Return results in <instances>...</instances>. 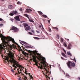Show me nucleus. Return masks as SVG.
<instances>
[{"instance_id":"f257e3e1","label":"nucleus","mask_w":80,"mask_h":80,"mask_svg":"<svg viewBox=\"0 0 80 80\" xmlns=\"http://www.w3.org/2000/svg\"><path fill=\"white\" fill-rule=\"evenodd\" d=\"M0 37L1 38V40L2 41V43L0 44V53L2 51H5V49H7V48L12 50L14 47L17 49V46H15V45H14L13 46L10 45L8 44L9 41L11 39V37L9 36L6 37L1 34H0Z\"/></svg>"},{"instance_id":"f03ea898","label":"nucleus","mask_w":80,"mask_h":80,"mask_svg":"<svg viewBox=\"0 0 80 80\" xmlns=\"http://www.w3.org/2000/svg\"><path fill=\"white\" fill-rule=\"evenodd\" d=\"M8 55L9 57H5V62L7 63V62H8V63H10L11 64L12 63H13L12 65L13 67L15 68H17L18 67L20 68L22 67V66L18 64V62L15 61V60L13 59V57H14L13 52H12L11 51H9L8 53Z\"/></svg>"},{"instance_id":"7ed1b4c3","label":"nucleus","mask_w":80,"mask_h":80,"mask_svg":"<svg viewBox=\"0 0 80 80\" xmlns=\"http://www.w3.org/2000/svg\"><path fill=\"white\" fill-rule=\"evenodd\" d=\"M41 58H42V59L41 60H39L41 63V64H39L40 65V66L39 67L40 68V69H44L45 70V71L46 70V73L47 74L48 72L47 70V68H45L47 67V65H46V64H45V58L43 57L42 56H41Z\"/></svg>"},{"instance_id":"20e7f679","label":"nucleus","mask_w":80,"mask_h":80,"mask_svg":"<svg viewBox=\"0 0 80 80\" xmlns=\"http://www.w3.org/2000/svg\"><path fill=\"white\" fill-rule=\"evenodd\" d=\"M33 55H32V57H33V61L34 62H37V59L36 58H38V60H41L42 59L41 58V55L40 54L37 53V55L38 56H36V54L35 53H34L33 54Z\"/></svg>"},{"instance_id":"39448f33","label":"nucleus","mask_w":80,"mask_h":80,"mask_svg":"<svg viewBox=\"0 0 80 80\" xmlns=\"http://www.w3.org/2000/svg\"><path fill=\"white\" fill-rule=\"evenodd\" d=\"M67 65L68 68L72 70V67H75V64L74 62H71L69 61L67 63Z\"/></svg>"},{"instance_id":"423d86ee","label":"nucleus","mask_w":80,"mask_h":80,"mask_svg":"<svg viewBox=\"0 0 80 80\" xmlns=\"http://www.w3.org/2000/svg\"><path fill=\"white\" fill-rule=\"evenodd\" d=\"M11 40H9V42H10V41H12L13 43H15V44H16V45H17L18 46V47L19 48L20 50H22V49L21 48V47H20V46L18 44H17V43L15 42L14 39L12 38L11 37Z\"/></svg>"},{"instance_id":"0eeeda50","label":"nucleus","mask_w":80,"mask_h":80,"mask_svg":"<svg viewBox=\"0 0 80 80\" xmlns=\"http://www.w3.org/2000/svg\"><path fill=\"white\" fill-rule=\"evenodd\" d=\"M11 30H13L15 32H18V28L14 26L12 27L11 28Z\"/></svg>"},{"instance_id":"6e6552de","label":"nucleus","mask_w":80,"mask_h":80,"mask_svg":"<svg viewBox=\"0 0 80 80\" xmlns=\"http://www.w3.org/2000/svg\"><path fill=\"white\" fill-rule=\"evenodd\" d=\"M72 47V44L71 43H69L68 44V45L67 47L68 49H71V47Z\"/></svg>"},{"instance_id":"1a4fd4ad","label":"nucleus","mask_w":80,"mask_h":80,"mask_svg":"<svg viewBox=\"0 0 80 80\" xmlns=\"http://www.w3.org/2000/svg\"><path fill=\"white\" fill-rule=\"evenodd\" d=\"M15 19L17 21H20V18H19V16H16L14 17Z\"/></svg>"},{"instance_id":"9d476101","label":"nucleus","mask_w":80,"mask_h":80,"mask_svg":"<svg viewBox=\"0 0 80 80\" xmlns=\"http://www.w3.org/2000/svg\"><path fill=\"white\" fill-rule=\"evenodd\" d=\"M32 9H27L26 12L27 13H30V12H32Z\"/></svg>"},{"instance_id":"9b49d317","label":"nucleus","mask_w":80,"mask_h":80,"mask_svg":"<svg viewBox=\"0 0 80 80\" xmlns=\"http://www.w3.org/2000/svg\"><path fill=\"white\" fill-rule=\"evenodd\" d=\"M12 12L15 15H17V14L18 13V12H17V11H13Z\"/></svg>"},{"instance_id":"f8f14e48","label":"nucleus","mask_w":80,"mask_h":80,"mask_svg":"<svg viewBox=\"0 0 80 80\" xmlns=\"http://www.w3.org/2000/svg\"><path fill=\"white\" fill-rule=\"evenodd\" d=\"M30 27L29 26L26 27V30H30Z\"/></svg>"},{"instance_id":"ddd939ff","label":"nucleus","mask_w":80,"mask_h":80,"mask_svg":"<svg viewBox=\"0 0 80 80\" xmlns=\"http://www.w3.org/2000/svg\"><path fill=\"white\" fill-rule=\"evenodd\" d=\"M24 27H28V24L27 23H24Z\"/></svg>"},{"instance_id":"4468645a","label":"nucleus","mask_w":80,"mask_h":80,"mask_svg":"<svg viewBox=\"0 0 80 80\" xmlns=\"http://www.w3.org/2000/svg\"><path fill=\"white\" fill-rule=\"evenodd\" d=\"M29 22H32V23H34L35 22H34V21L33 20H32V19H29Z\"/></svg>"},{"instance_id":"2eb2a0df","label":"nucleus","mask_w":80,"mask_h":80,"mask_svg":"<svg viewBox=\"0 0 80 80\" xmlns=\"http://www.w3.org/2000/svg\"><path fill=\"white\" fill-rule=\"evenodd\" d=\"M24 51L22 50H20V51H22V53L23 54H25V53L26 54H27V53L25 52V48H24Z\"/></svg>"},{"instance_id":"dca6fc26","label":"nucleus","mask_w":80,"mask_h":80,"mask_svg":"<svg viewBox=\"0 0 80 80\" xmlns=\"http://www.w3.org/2000/svg\"><path fill=\"white\" fill-rule=\"evenodd\" d=\"M67 55H70V56H72V54H71V53H70V52H67Z\"/></svg>"},{"instance_id":"f3484780","label":"nucleus","mask_w":80,"mask_h":80,"mask_svg":"<svg viewBox=\"0 0 80 80\" xmlns=\"http://www.w3.org/2000/svg\"><path fill=\"white\" fill-rule=\"evenodd\" d=\"M30 77H31V78L32 79V80H33V77L32 75H30V73H28Z\"/></svg>"},{"instance_id":"a211bd4d","label":"nucleus","mask_w":80,"mask_h":80,"mask_svg":"<svg viewBox=\"0 0 80 80\" xmlns=\"http://www.w3.org/2000/svg\"><path fill=\"white\" fill-rule=\"evenodd\" d=\"M62 56H63L64 57H66V55H65V54L63 52L62 53Z\"/></svg>"},{"instance_id":"6ab92c4d","label":"nucleus","mask_w":80,"mask_h":80,"mask_svg":"<svg viewBox=\"0 0 80 80\" xmlns=\"http://www.w3.org/2000/svg\"><path fill=\"white\" fill-rule=\"evenodd\" d=\"M24 16L25 17H27L28 19H29V17H28V16L27 14H25Z\"/></svg>"},{"instance_id":"aec40b11","label":"nucleus","mask_w":80,"mask_h":80,"mask_svg":"<svg viewBox=\"0 0 80 80\" xmlns=\"http://www.w3.org/2000/svg\"><path fill=\"white\" fill-rule=\"evenodd\" d=\"M21 42L22 43H23L24 44H25V45H27V42H24V41H21Z\"/></svg>"},{"instance_id":"412c9836","label":"nucleus","mask_w":80,"mask_h":80,"mask_svg":"<svg viewBox=\"0 0 80 80\" xmlns=\"http://www.w3.org/2000/svg\"><path fill=\"white\" fill-rule=\"evenodd\" d=\"M9 15H10V16H13V15H14V14L13 13H11L9 14Z\"/></svg>"},{"instance_id":"4be33fe9","label":"nucleus","mask_w":80,"mask_h":80,"mask_svg":"<svg viewBox=\"0 0 80 80\" xmlns=\"http://www.w3.org/2000/svg\"><path fill=\"white\" fill-rule=\"evenodd\" d=\"M8 8L9 9H12V8H12L11 5H9L8 7Z\"/></svg>"},{"instance_id":"5701e85b","label":"nucleus","mask_w":80,"mask_h":80,"mask_svg":"<svg viewBox=\"0 0 80 80\" xmlns=\"http://www.w3.org/2000/svg\"><path fill=\"white\" fill-rule=\"evenodd\" d=\"M33 38L34 39H36V40H39V39H40V38L36 37H34Z\"/></svg>"},{"instance_id":"b1692460","label":"nucleus","mask_w":80,"mask_h":80,"mask_svg":"<svg viewBox=\"0 0 80 80\" xmlns=\"http://www.w3.org/2000/svg\"><path fill=\"white\" fill-rule=\"evenodd\" d=\"M38 13H39V14H40V15H42V14H43V13L41 11H38Z\"/></svg>"},{"instance_id":"393cba45","label":"nucleus","mask_w":80,"mask_h":80,"mask_svg":"<svg viewBox=\"0 0 80 80\" xmlns=\"http://www.w3.org/2000/svg\"><path fill=\"white\" fill-rule=\"evenodd\" d=\"M35 64H34V65H36V66H38V67H39V66H38V63H38V62H35Z\"/></svg>"},{"instance_id":"a878e982","label":"nucleus","mask_w":80,"mask_h":80,"mask_svg":"<svg viewBox=\"0 0 80 80\" xmlns=\"http://www.w3.org/2000/svg\"><path fill=\"white\" fill-rule=\"evenodd\" d=\"M42 16L44 18H47V16L46 15H42Z\"/></svg>"},{"instance_id":"bb28decb","label":"nucleus","mask_w":80,"mask_h":80,"mask_svg":"<svg viewBox=\"0 0 80 80\" xmlns=\"http://www.w3.org/2000/svg\"><path fill=\"white\" fill-rule=\"evenodd\" d=\"M17 4H18V5L21 4V2H20L19 1H18V2H17Z\"/></svg>"},{"instance_id":"cd10ccee","label":"nucleus","mask_w":80,"mask_h":80,"mask_svg":"<svg viewBox=\"0 0 80 80\" xmlns=\"http://www.w3.org/2000/svg\"><path fill=\"white\" fill-rule=\"evenodd\" d=\"M53 28L54 29H56L57 31H58V29L57 27H54Z\"/></svg>"},{"instance_id":"c85d7f7f","label":"nucleus","mask_w":80,"mask_h":80,"mask_svg":"<svg viewBox=\"0 0 80 80\" xmlns=\"http://www.w3.org/2000/svg\"><path fill=\"white\" fill-rule=\"evenodd\" d=\"M64 46L65 47H67V44H66V43H65V42H64Z\"/></svg>"},{"instance_id":"c756f323","label":"nucleus","mask_w":80,"mask_h":80,"mask_svg":"<svg viewBox=\"0 0 80 80\" xmlns=\"http://www.w3.org/2000/svg\"><path fill=\"white\" fill-rule=\"evenodd\" d=\"M48 30H49V32H52V30H51V29H50V28H48Z\"/></svg>"},{"instance_id":"7c9ffc66","label":"nucleus","mask_w":80,"mask_h":80,"mask_svg":"<svg viewBox=\"0 0 80 80\" xmlns=\"http://www.w3.org/2000/svg\"><path fill=\"white\" fill-rule=\"evenodd\" d=\"M25 48H31V47H30L28 46H26Z\"/></svg>"},{"instance_id":"2f4dec72","label":"nucleus","mask_w":80,"mask_h":80,"mask_svg":"<svg viewBox=\"0 0 80 80\" xmlns=\"http://www.w3.org/2000/svg\"><path fill=\"white\" fill-rule=\"evenodd\" d=\"M59 38H60V37L59 36V35L58 34L57 35V38L59 39Z\"/></svg>"},{"instance_id":"473e14b6","label":"nucleus","mask_w":80,"mask_h":80,"mask_svg":"<svg viewBox=\"0 0 80 80\" xmlns=\"http://www.w3.org/2000/svg\"><path fill=\"white\" fill-rule=\"evenodd\" d=\"M61 42L62 43V42H63V38H61Z\"/></svg>"},{"instance_id":"72a5a7b5","label":"nucleus","mask_w":80,"mask_h":80,"mask_svg":"<svg viewBox=\"0 0 80 80\" xmlns=\"http://www.w3.org/2000/svg\"><path fill=\"white\" fill-rule=\"evenodd\" d=\"M24 80H27V78L26 77L24 76Z\"/></svg>"},{"instance_id":"f704fd0d","label":"nucleus","mask_w":80,"mask_h":80,"mask_svg":"<svg viewBox=\"0 0 80 80\" xmlns=\"http://www.w3.org/2000/svg\"><path fill=\"white\" fill-rule=\"evenodd\" d=\"M28 33L29 34H30V35H32V33L30 32H28Z\"/></svg>"},{"instance_id":"c9c22d12","label":"nucleus","mask_w":80,"mask_h":80,"mask_svg":"<svg viewBox=\"0 0 80 80\" xmlns=\"http://www.w3.org/2000/svg\"><path fill=\"white\" fill-rule=\"evenodd\" d=\"M3 21V22L4 21V20L3 19H2L1 18H0V21Z\"/></svg>"},{"instance_id":"e433bc0d","label":"nucleus","mask_w":80,"mask_h":80,"mask_svg":"<svg viewBox=\"0 0 80 80\" xmlns=\"http://www.w3.org/2000/svg\"><path fill=\"white\" fill-rule=\"evenodd\" d=\"M18 77H20V78H18V80H21V78L20 77H19V76H18Z\"/></svg>"},{"instance_id":"4c0bfd02","label":"nucleus","mask_w":80,"mask_h":80,"mask_svg":"<svg viewBox=\"0 0 80 80\" xmlns=\"http://www.w3.org/2000/svg\"><path fill=\"white\" fill-rule=\"evenodd\" d=\"M3 25V24H0V27H2Z\"/></svg>"},{"instance_id":"58836bf2","label":"nucleus","mask_w":80,"mask_h":80,"mask_svg":"<svg viewBox=\"0 0 80 80\" xmlns=\"http://www.w3.org/2000/svg\"><path fill=\"white\" fill-rule=\"evenodd\" d=\"M36 32H37V33H40V32L37 30H36Z\"/></svg>"},{"instance_id":"ea45409f","label":"nucleus","mask_w":80,"mask_h":80,"mask_svg":"<svg viewBox=\"0 0 80 80\" xmlns=\"http://www.w3.org/2000/svg\"><path fill=\"white\" fill-rule=\"evenodd\" d=\"M24 48H23V49ZM24 49H25V50H26V51H27V52H29L30 51H28V50H27L26 49H25V48H24Z\"/></svg>"},{"instance_id":"a19ab883","label":"nucleus","mask_w":80,"mask_h":80,"mask_svg":"<svg viewBox=\"0 0 80 80\" xmlns=\"http://www.w3.org/2000/svg\"><path fill=\"white\" fill-rule=\"evenodd\" d=\"M74 59H73V60L75 61L76 62V60H75V58H74Z\"/></svg>"},{"instance_id":"79ce46f5","label":"nucleus","mask_w":80,"mask_h":80,"mask_svg":"<svg viewBox=\"0 0 80 80\" xmlns=\"http://www.w3.org/2000/svg\"><path fill=\"white\" fill-rule=\"evenodd\" d=\"M11 71L12 72H13V73H14V70H13L12 69Z\"/></svg>"},{"instance_id":"37998d69","label":"nucleus","mask_w":80,"mask_h":80,"mask_svg":"<svg viewBox=\"0 0 80 80\" xmlns=\"http://www.w3.org/2000/svg\"><path fill=\"white\" fill-rule=\"evenodd\" d=\"M32 33H35V32H34V31H33V30H32Z\"/></svg>"},{"instance_id":"c03bdc74","label":"nucleus","mask_w":80,"mask_h":80,"mask_svg":"<svg viewBox=\"0 0 80 80\" xmlns=\"http://www.w3.org/2000/svg\"><path fill=\"white\" fill-rule=\"evenodd\" d=\"M63 51H64V53H66V51H65V49H63Z\"/></svg>"},{"instance_id":"a18cd8bd","label":"nucleus","mask_w":80,"mask_h":80,"mask_svg":"<svg viewBox=\"0 0 80 80\" xmlns=\"http://www.w3.org/2000/svg\"><path fill=\"white\" fill-rule=\"evenodd\" d=\"M48 23H50V20H48Z\"/></svg>"},{"instance_id":"49530a36","label":"nucleus","mask_w":80,"mask_h":80,"mask_svg":"<svg viewBox=\"0 0 80 80\" xmlns=\"http://www.w3.org/2000/svg\"><path fill=\"white\" fill-rule=\"evenodd\" d=\"M66 76H67V77H69V75L68 74H66Z\"/></svg>"},{"instance_id":"de8ad7c7","label":"nucleus","mask_w":80,"mask_h":80,"mask_svg":"<svg viewBox=\"0 0 80 80\" xmlns=\"http://www.w3.org/2000/svg\"><path fill=\"white\" fill-rule=\"evenodd\" d=\"M66 40H67L68 41H69V39H68L66 38Z\"/></svg>"},{"instance_id":"09e8293b","label":"nucleus","mask_w":80,"mask_h":80,"mask_svg":"<svg viewBox=\"0 0 80 80\" xmlns=\"http://www.w3.org/2000/svg\"><path fill=\"white\" fill-rule=\"evenodd\" d=\"M27 72H28L27 71V70L26 69L25 71V73H27Z\"/></svg>"},{"instance_id":"8fccbe9b","label":"nucleus","mask_w":80,"mask_h":80,"mask_svg":"<svg viewBox=\"0 0 80 80\" xmlns=\"http://www.w3.org/2000/svg\"><path fill=\"white\" fill-rule=\"evenodd\" d=\"M61 59H62V60H63V59H64V58H63L61 57Z\"/></svg>"},{"instance_id":"3c124183","label":"nucleus","mask_w":80,"mask_h":80,"mask_svg":"<svg viewBox=\"0 0 80 80\" xmlns=\"http://www.w3.org/2000/svg\"><path fill=\"white\" fill-rule=\"evenodd\" d=\"M18 73H17V72H16V74H15V75H18Z\"/></svg>"},{"instance_id":"603ef678","label":"nucleus","mask_w":80,"mask_h":80,"mask_svg":"<svg viewBox=\"0 0 80 80\" xmlns=\"http://www.w3.org/2000/svg\"><path fill=\"white\" fill-rule=\"evenodd\" d=\"M19 10H20V11H22V9L20 8Z\"/></svg>"},{"instance_id":"864d4df0","label":"nucleus","mask_w":80,"mask_h":80,"mask_svg":"<svg viewBox=\"0 0 80 80\" xmlns=\"http://www.w3.org/2000/svg\"><path fill=\"white\" fill-rule=\"evenodd\" d=\"M22 73V71H21V72H19V74H20V73Z\"/></svg>"},{"instance_id":"5fc2aeb1","label":"nucleus","mask_w":80,"mask_h":80,"mask_svg":"<svg viewBox=\"0 0 80 80\" xmlns=\"http://www.w3.org/2000/svg\"><path fill=\"white\" fill-rule=\"evenodd\" d=\"M41 25L42 26V27L43 28V25H42V23H41Z\"/></svg>"},{"instance_id":"6e6d98bb","label":"nucleus","mask_w":80,"mask_h":80,"mask_svg":"<svg viewBox=\"0 0 80 80\" xmlns=\"http://www.w3.org/2000/svg\"><path fill=\"white\" fill-rule=\"evenodd\" d=\"M30 60L31 61H32V60H33V59H31Z\"/></svg>"},{"instance_id":"4d7b16f0","label":"nucleus","mask_w":80,"mask_h":80,"mask_svg":"<svg viewBox=\"0 0 80 80\" xmlns=\"http://www.w3.org/2000/svg\"><path fill=\"white\" fill-rule=\"evenodd\" d=\"M22 69H20V72H22Z\"/></svg>"},{"instance_id":"13d9d810","label":"nucleus","mask_w":80,"mask_h":80,"mask_svg":"<svg viewBox=\"0 0 80 80\" xmlns=\"http://www.w3.org/2000/svg\"><path fill=\"white\" fill-rule=\"evenodd\" d=\"M25 74H26V75H28V73L26 72L25 73Z\"/></svg>"},{"instance_id":"bf43d9fd","label":"nucleus","mask_w":80,"mask_h":80,"mask_svg":"<svg viewBox=\"0 0 80 80\" xmlns=\"http://www.w3.org/2000/svg\"><path fill=\"white\" fill-rule=\"evenodd\" d=\"M18 73H19V74H20V72H19V71H18Z\"/></svg>"},{"instance_id":"052dcab7","label":"nucleus","mask_w":80,"mask_h":80,"mask_svg":"<svg viewBox=\"0 0 80 80\" xmlns=\"http://www.w3.org/2000/svg\"><path fill=\"white\" fill-rule=\"evenodd\" d=\"M39 28H41V26H39Z\"/></svg>"},{"instance_id":"680f3d73","label":"nucleus","mask_w":80,"mask_h":80,"mask_svg":"<svg viewBox=\"0 0 80 80\" xmlns=\"http://www.w3.org/2000/svg\"><path fill=\"white\" fill-rule=\"evenodd\" d=\"M48 78L49 79H50V78L49 77H48Z\"/></svg>"},{"instance_id":"e2e57ef3","label":"nucleus","mask_w":80,"mask_h":80,"mask_svg":"<svg viewBox=\"0 0 80 80\" xmlns=\"http://www.w3.org/2000/svg\"><path fill=\"white\" fill-rule=\"evenodd\" d=\"M1 0V1H4V0Z\"/></svg>"},{"instance_id":"0e129e2a","label":"nucleus","mask_w":80,"mask_h":80,"mask_svg":"<svg viewBox=\"0 0 80 80\" xmlns=\"http://www.w3.org/2000/svg\"><path fill=\"white\" fill-rule=\"evenodd\" d=\"M22 75H23L24 76H25V75H24V74H22Z\"/></svg>"},{"instance_id":"69168bd1","label":"nucleus","mask_w":80,"mask_h":80,"mask_svg":"<svg viewBox=\"0 0 80 80\" xmlns=\"http://www.w3.org/2000/svg\"><path fill=\"white\" fill-rule=\"evenodd\" d=\"M20 43H21V44H22V42H20Z\"/></svg>"},{"instance_id":"338daca9","label":"nucleus","mask_w":80,"mask_h":80,"mask_svg":"<svg viewBox=\"0 0 80 80\" xmlns=\"http://www.w3.org/2000/svg\"><path fill=\"white\" fill-rule=\"evenodd\" d=\"M14 70H15V69L14 68Z\"/></svg>"},{"instance_id":"774afa93","label":"nucleus","mask_w":80,"mask_h":80,"mask_svg":"<svg viewBox=\"0 0 80 80\" xmlns=\"http://www.w3.org/2000/svg\"><path fill=\"white\" fill-rule=\"evenodd\" d=\"M79 80H80V78H79Z\"/></svg>"}]
</instances>
